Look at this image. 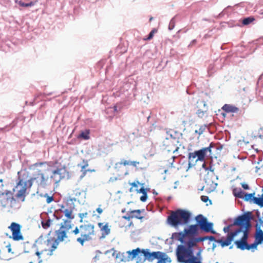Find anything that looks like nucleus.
<instances>
[{"mask_svg":"<svg viewBox=\"0 0 263 263\" xmlns=\"http://www.w3.org/2000/svg\"><path fill=\"white\" fill-rule=\"evenodd\" d=\"M203 241L202 237L196 236L188 238V240L184 245H179L176 250L177 260L181 263L193 259L194 257V247H197V243Z\"/></svg>","mask_w":263,"mask_h":263,"instance_id":"f257e3e1","label":"nucleus"},{"mask_svg":"<svg viewBox=\"0 0 263 263\" xmlns=\"http://www.w3.org/2000/svg\"><path fill=\"white\" fill-rule=\"evenodd\" d=\"M192 213L184 209H177L167 216L168 224L172 227L178 228L179 226L187 224L191 220Z\"/></svg>","mask_w":263,"mask_h":263,"instance_id":"f03ea898","label":"nucleus"},{"mask_svg":"<svg viewBox=\"0 0 263 263\" xmlns=\"http://www.w3.org/2000/svg\"><path fill=\"white\" fill-rule=\"evenodd\" d=\"M195 220L196 224L199 230L205 233H211L216 234V232L213 230V223L208 221L206 217L202 214L197 215Z\"/></svg>","mask_w":263,"mask_h":263,"instance_id":"7ed1b4c3","label":"nucleus"},{"mask_svg":"<svg viewBox=\"0 0 263 263\" xmlns=\"http://www.w3.org/2000/svg\"><path fill=\"white\" fill-rule=\"evenodd\" d=\"M48 178V176L45 175L40 170H38L36 173L32 176V179H34L39 188H46Z\"/></svg>","mask_w":263,"mask_h":263,"instance_id":"20e7f679","label":"nucleus"},{"mask_svg":"<svg viewBox=\"0 0 263 263\" xmlns=\"http://www.w3.org/2000/svg\"><path fill=\"white\" fill-rule=\"evenodd\" d=\"M21 226L16 222H12L8 228L11 230L12 233V238L14 241H19L23 240L24 237L21 233Z\"/></svg>","mask_w":263,"mask_h":263,"instance_id":"39448f33","label":"nucleus"},{"mask_svg":"<svg viewBox=\"0 0 263 263\" xmlns=\"http://www.w3.org/2000/svg\"><path fill=\"white\" fill-rule=\"evenodd\" d=\"M20 175V172H18V175ZM16 187L20 188L15 195L17 199H20L22 201H24L26 197V192L27 190V182L20 178L18 176V182L17 183Z\"/></svg>","mask_w":263,"mask_h":263,"instance_id":"423d86ee","label":"nucleus"},{"mask_svg":"<svg viewBox=\"0 0 263 263\" xmlns=\"http://www.w3.org/2000/svg\"><path fill=\"white\" fill-rule=\"evenodd\" d=\"M166 136L165 140L163 141L164 145L167 144V141L171 139L174 142L179 143L180 139H182V134L178 131L172 129L166 130Z\"/></svg>","mask_w":263,"mask_h":263,"instance_id":"0eeeda50","label":"nucleus"},{"mask_svg":"<svg viewBox=\"0 0 263 263\" xmlns=\"http://www.w3.org/2000/svg\"><path fill=\"white\" fill-rule=\"evenodd\" d=\"M253 219V216L252 212L248 211L237 217L234 219L233 224L234 226H239L242 223L251 221Z\"/></svg>","mask_w":263,"mask_h":263,"instance_id":"6e6552de","label":"nucleus"},{"mask_svg":"<svg viewBox=\"0 0 263 263\" xmlns=\"http://www.w3.org/2000/svg\"><path fill=\"white\" fill-rule=\"evenodd\" d=\"M142 253L144 256L143 261H144L146 259L149 261H152L154 259L159 257V255L164 254V253L160 251L150 252L148 249H142Z\"/></svg>","mask_w":263,"mask_h":263,"instance_id":"1a4fd4ad","label":"nucleus"},{"mask_svg":"<svg viewBox=\"0 0 263 263\" xmlns=\"http://www.w3.org/2000/svg\"><path fill=\"white\" fill-rule=\"evenodd\" d=\"M199 229L196 224L190 225L187 228L183 230L185 237L188 238L196 236L199 234Z\"/></svg>","mask_w":263,"mask_h":263,"instance_id":"9d476101","label":"nucleus"},{"mask_svg":"<svg viewBox=\"0 0 263 263\" xmlns=\"http://www.w3.org/2000/svg\"><path fill=\"white\" fill-rule=\"evenodd\" d=\"M136 89V82L132 80L127 81L123 83L121 87L120 91L122 93L130 91L134 94V91Z\"/></svg>","mask_w":263,"mask_h":263,"instance_id":"9b49d317","label":"nucleus"},{"mask_svg":"<svg viewBox=\"0 0 263 263\" xmlns=\"http://www.w3.org/2000/svg\"><path fill=\"white\" fill-rule=\"evenodd\" d=\"M65 170L64 169L57 168L52 171V175L50 178L53 179L56 183H59L61 180L65 177Z\"/></svg>","mask_w":263,"mask_h":263,"instance_id":"f8f14e48","label":"nucleus"},{"mask_svg":"<svg viewBox=\"0 0 263 263\" xmlns=\"http://www.w3.org/2000/svg\"><path fill=\"white\" fill-rule=\"evenodd\" d=\"M3 199L6 200V201H10L12 202V201H15V199L14 198L12 195V193L10 191H6L4 192H2L0 191V200L3 203Z\"/></svg>","mask_w":263,"mask_h":263,"instance_id":"ddd939ff","label":"nucleus"},{"mask_svg":"<svg viewBox=\"0 0 263 263\" xmlns=\"http://www.w3.org/2000/svg\"><path fill=\"white\" fill-rule=\"evenodd\" d=\"M185 238V236L184 235V231L173 233L171 237L172 239H176L179 241L181 242L180 245H184L185 244V243H186Z\"/></svg>","mask_w":263,"mask_h":263,"instance_id":"4468645a","label":"nucleus"},{"mask_svg":"<svg viewBox=\"0 0 263 263\" xmlns=\"http://www.w3.org/2000/svg\"><path fill=\"white\" fill-rule=\"evenodd\" d=\"M74 209V204L73 202H71L70 204V206L69 207V209H65V210L63 211L61 210L62 212H63L65 214V216L69 219H74V217L73 215H72V213L73 211V210Z\"/></svg>","mask_w":263,"mask_h":263,"instance_id":"2eb2a0df","label":"nucleus"},{"mask_svg":"<svg viewBox=\"0 0 263 263\" xmlns=\"http://www.w3.org/2000/svg\"><path fill=\"white\" fill-rule=\"evenodd\" d=\"M235 245L238 249L241 250H245L248 247V242L247 240L240 239L235 241Z\"/></svg>","mask_w":263,"mask_h":263,"instance_id":"dca6fc26","label":"nucleus"},{"mask_svg":"<svg viewBox=\"0 0 263 263\" xmlns=\"http://www.w3.org/2000/svg\"><path fill=\"white\" fill-rule=\"evenodd\" d=\"M102 223H99V227L101 228V230L102 231V236L100 238H104L106 235L109 234L110 232V229L108 228V223H106L104 226L101 227Z\"/></svg>","mask_w":263,"mask_h":263,"instance_id":"f3484780","label":"nucleus"},{"mask_svg":"<svg viewBox=\"0 0 263 263\" xmlns=\"http://www.w3.org/2000/svg\"><path fill=\"white\" fill-rule=\"evenodd\" d=\"M222 109L225 111L226 112L229 113V112H237L238 111V108L234 106H233L232 105L224 104L223 107H222Z\"/></svg>","mask_w":263,"mask_h":263,"instance_id":"a211bd4d","label":"nucleus"},{"mask_svg":"<svg viewBox=\"0 0 263 263\" xmlns=\"http://www.w3.org/2000/svg\"><path fill=\"white\" fill-rule=\"evenodd\" d=\"M81 229H83L85 234H94V226L92 224H88L85 225H81L80 227Z\"/></svg>","mask_w":263,"mask_h":263,"instance_id":"6ab92c4d","label":"nucleus"},{"mask_svg":"<svg viewBox=\"0 0 263 263\" xmlns=\"http://www.w3.org/2000/svg\"><path fill=\"white\" fill-rule=\"evenodd\" d=\"M141 252L142 253V250L140 248H137L135 249H133L132 251H128L127 253L129 255L128 257L129 258L130 256L132 255L131 259H133L134 258L137 257L139 255V254Z\"/></svg>","mask_w":263,"mask_h":263,"instance_id":"aec40b11","label":"nucleus"},{"mask_svg":"<svg viewBox=\"0 0 263 263\" xmlns=\"http://www.w3.org/2000/svg\"><path fill=\"white\" fill-rule=\"evenodd\" d=\"M195 153L197 155V159L196 160V162L198 161H204L205 159V157L206 156L205 153H204V151L202 148L195 151Z\"/></svg>","mask_w":263,"mask_h":263,"instance_id":"412c9836","label":"nucleus"},{"mask_svg":"<svg viewBox=\"0 0 263 263\" xmlns=\"http://www.w3.org/2000/svg\"><path fill=\"white\" fill-rule=\"evenodd\" d=\"M56 233L58 235L57 240L60 241H62L65 238H66L67 233L66 230H61L59 229L56 231Z\"/></svg>","mask_w":263,"mask_h":263,"instance_id":"4be33fe9","label":"nucleus"},{"mask_svg":"<svg viewBox=\"0 0 263 263\" xmlns=\"http://www.w3.org/2000/svg\"><path fill=\"white\" fill-rule=\"evenodd\" d=\"M241 232V228H237L234 231L231 232L228 234L227 238L232 241L235 236Z\"/></svg>","mask_w":263,"mask_h":263,"instance_id":"5701e85b","label":"nucleus"},{"mask_svg":"<svg viewBox=\"0 0 263 263\" xmlns=\"http://www.w3.org/2000/svg\"><path fill=\"white\" fill-rule=\"evenodd\" d=\"M197 157V155L195 153V151L194 153H190L189 154V164H188V168L187 171L190 169L191 167L195 165V164H192V161L196 158Z\"/></svg>","mask_w":263,"mask_h":263,"instance_id":"b1692460","label":"nucleus"},{"mask_svg":"<svg viewBox=\"0 0 263 263\" xmlns=\"http://www.w3.org/2000/svg\"><path fill=\"white\" fill-rule=\"evenodd\" d=\"M233 193L235 197L242 199L245 192L242 191L241 189L235 188L233 190Z\"/></svg>","mask_w":263,"mask_h":263,"instance_id":"393cba45","label":"nucleus"},{"mask_svg":"<svg viewBox=\"0 0 263 263\" xmlns=\"http://www.w3.org/2000/svg\"><path fill=\"white\" fill-rule=\"evenodd\" d=\"M159 257L156 259H158L157 263H166V260L169 259V261L171 262V260L164 253V254L159 255Z\"/></svg>","mask_w":263,"mask_h":263,"instance_id":"a878e982","label":"nucleus"},{"mask_svg":"<svg viewBox=\"0 0 263 263\" xmlns=\"http://www.w3.org/2000/svg\"><path fill=\"white\" fill-rule=\"evenodd\" d=\"M71 228V221L64 220V223L61 224L60 229H65L66 231H68Z\"/></svg>","mask_w":263,"mask_h":263,"instance_id":"bb28decb","label":"nucleus"},{"mask_svg":"<svg viewBox=\"0 0 263 263\" xmlns=\"http://www.w3.org/2000/svg\"><path fill=\"white\" fill-rule=\"evenodd\" d=\"M237 226L239 227L238 228L241 229V231H243V229L245 230H249V231H250V229L252 227V224L251 221H248L242 223L241 224Z\"/></svg>","mask_w":263,"mask_h":263,"instance_id":"cd10ccee","label":"nucleus"},{"mask_svg":"<svg viewBox=\"0 0 263 263\" xmlns=\"http://www.w3.org/2000/svg\"><path fill=\"white\" fill-rule=\"evenodd\" d=\"M254 238L260 245L263 242V231L260 233H255Z\"/></svg>","mask_w":263,"mask_h":263,"instance_id":"c85d7f7f","label":"nucleus"},{"mask_svg":"<svg viewBox=\"0 0 263 263\" xmlns=\"http://www.w3.org/2000/svg\"><path fill=\"white\" fill-rule=\"evenodd\" d=\"M78 166H81L82 171L83 172V176L85 175L87 170H84L86 167L88 166V161L87 160H83L82 163L80 164Z\"/></svg>","mask_w":263,"mask_h":263,"instance_id":"c756f323","label":"nucleus"},{"mask_svg":"<svg viewBox=\"0 0 263 263\" xmlns=\"http://www.w3.org/2000/svg\"><path fill=\"white\" fill-rule=\"evenodd\" d=\"M134 217L138 219H142L143 218V216H139L138 215H130L128 213H127L125 215L123 216V218L128 221L130 220V218H133Z\"/></svg>","mask_w":263,"mask_h":263,"instance_id":"7c9ffc66","label":"nucleus"},{"mask_svg":"<svg viewBox=\"0 0 263 263\" xmlns=\"http://www.w3.org/2000/svg\"><path fill=\"white\" fill-rule=\"evenodd\" d=\"M217 242L220 243L222 247H224L225 246H229L231 243L232 241L227 238L224 240L222 239H218V241H217Z\"/></svg>","mask_w":263,"mask_h":263,"instance_id":"2f4dec72","label":"nucleus"},{"mask_svg":"<svg viewBox=\"0 0 263 263\" xmlns=\"http://www.w3.org/2000/svg\"><path fill=\"white\" fill-rule=\"evenodd\" d=\"M130 161H127V160L122 159V160H121V161L120 162H117L115 163V169H117L118 166H120L121 165H124L125 166L130 165Z\"/></svg>","mask_w":263,"mask_h":263,"instance_id":"473e14b6","label":"nucleus"},{"mask_svg":"<svg viewBox=\"0 0 263 263\" xmlns=\"http://www.w3.org/2000/svg\"><path fill=\"white\" fill-rule=\"evenodd\" d=\"M254 18L252 16L245 17L242 20V23L243 25H248L254 21Z\"/></svg>","mask_w":263,"mask_h":263,"instance_id":"72a5a7b5","label":"nucleus"},{"mask_svg":"<svg viewBox=\"0 0 263 263\" xmlns=\"http://www.w3.org/2000/svg\"><path fill=\"white\" fill-rule=\"evenodd\" d=\"M215 146V144L213 142H211L209 146L206 147H203L202 148L203 150L204 151V153L206 155V153L208 152L209 153V155H211L212 154V149L211 148L214 147Z\"/></svg>","mask_w":263,"mask_h":263,"instance_id":"f704fd0d","label":"nucleus"},{"mask_svg":"<svg viewBox=\"0 0 263 263\" xmlns=\"http://www.w3.org/2000/svg\"><path fill=\"white\" fill-rule=\"evenodd\" d=\"M253 193H248L245 192V194H243L242 199H243L246 201H250L251 202V198L253 197Z\"/></svg>","mask_w":263,"mask_h":263,"instance_id":"c9c22d12","label":"nucleus"},{"mask_svg":"<svg viewBox=\"0 0 263 263\" xmlns=\"http://www.w3.org/2000/svg\"><path fill=\"white\" fill-rule=\"evenodd\" d=\"M258 245H260V244L257 241V240H256L255 239L253 243H252L251 244L248 243V247L246 249V250H249L250 249H257V246Z\"/></svg>","mask_w":263,"mask_h":263,"instance_id":"e433bc0d","label":"nucleus"},{"mask_svg":"<svg viewBox=\"0 0 263 263\" xmlns=\"http://www.w3.org/2000/svg\"><path fill=\"white\" fill-rule=\"evenodd\" d=\"M255 193H253V197L251 198V202L253 203L256 204L260 207V203L259 199V195H258V197H256L254 196Z\"/></svg>","mask_w":263,"mask_h":263,"instance_id":"4c0bfd02","label":"nucleus"},{"mask_svg":"<svg viewBox=\"0 0 263 263\" xmlns=\"http://www.w3.org/2000/svg\"><path fill=\"white\" fill-rule=\"evenodd\" d=\"M89 134V132L88 130H86V132H82L79 135V137L82 138L84 139V140H88L90 138Z\"/></svg>","mask_w":263,"mask_h":263,"instance_id":"58836bf2","label":"nucleus"},{"mask_svg":"<svg viewBox=\"0 0 263 263\" xmlns=\"http://www.w3.org/2000/svg\"><path fill=\"white\" fill-rule=\"evenodd\" d=\"M176 17H177V15L175 16L171 20L169 25H168V29L170 30H172L175 27V18Z\"/></svg>","mask_w":263,"mask_h":263,"instance_id":"ea45409f","label":"nucleus"},{"mask_svg":"<svg viewBox=\"0 0 263 263\" xmlns=\"http://www.w3.org/2000/svg\"><path fill=\"white\" fill-rule=\"evenodd\" d=\"M51 223V220L50 219H48L46 221H42L41 222L42 226L44 229H47L48 228Z\"/></svg>","mask_w":263,"mask_h":263,"instance_id":"a19ab883","label":"nucleus"},{"mask_svg":"<svg viewBox=\"0 0 263 263\" xmlns=\"http://www.w3.org/2000/svg\"><path fill=\"white\" fill-rule=\"evenodd\" d=\"M241 232H243V235L240 239L248 241L250 231H249V230H245L243 229V231H242Z\"/></svg>","mask_w":263,"mask_h":263,"instance_id":"79ce46f5","label":"nucleus"},{"mask_svg":"<svg viewBox=\"0 0 263 263\" xmlns=\"http://www.w3.org/2000/svg\"><path fill=\"white\" fill-rule=\"evenodd\" d=\"M206 112V110H202L200 109H199L196 111V114L197 115L198 117L200 118H202L205 112Z\"/></svg>","mask_w":263,"mask_h":263,"instance_id":"37998d69","label":"nucleus"},{"mask_svg":"<svg viewBox=\"0 0 263 263\" xmlns=\"http://www.w3.org/2000/svg\"><path fill=\"white\" fill-rule=\"evenodd\" d=\"M19 5L21 6H22V7H31V6H32L34 5V3L32 2H31L30 3H25L22 1H20L19 2Z\"/></svg>","mask_w":263,"mask_h":263,"instance_id":"c03bdc74","label":"nucleus"},{"mask_svg":"<svg viewBox=\"0 0 263 263\" xmlns=\"http://www.w3.org/2000/svg\"><path fill=\"white\" fill-rule=\"evenodd\" d=\"M203 241L205 240H209L210 241H215L217 242L218 240H216L215 237L213 236H206L202 237Z\"/></svg>","mask_w":263,"mask_h":263,"instance_id":"a18cd8bd","label":"nucleus"},{"mask_svg":"<svg viewBox=\"0 0 263 263\" xmlns=\"http://www.w3.org/2000/svg\"><path fill=\"white\" fill-rule=\"evenodd\" d=\"M116 258H120L121 261H125L126 260L124 259V253L121 252H118L116 253Z\"/></svg>","mask_w":263,"mask_h":263,"instance_id":"49530a36","label":"nucleus"},{"mask_svg":"<svg viewBox=\"0 0 263 263\" xmlns=\"http://www.w3.org/2000/svg\"><path fill=\"white\" fill-rule=\"evenodd\" d=\"M261 226H262V224H260V223H258L257 222H256L255 224L256 231L255 233H260L261 232L263 231L261 229Z\"/></svg>","mask_w":263,"mask_h":263,"instance_id":"de8ad7c7","label":"nucleus"},{"mask_svg":"<svg viewBox=\"0 0 263 263\" xmlns=\"http://www.w3.org/2000/svg\"><path fill=\"white\" fill-rule=\"evenodd\" d=\"M181 263H202V261L200 259H198L197 258L187 261L182 262Z\"/></svg>","mask_w":263,"mask_h":263,"instance_id":"09e8293b","label":"nucleus"},{"mask_svg":"<svg viewBox=\"0 0 263 263\" xmlns=\"http://www.w3.org/2000/svg\"><path fill=\"white\" fill-rule=\"evenodd\" d=\"M205 128L206 125L201 126L198 130H196L195 131V133H198L199 135H201L204 132Z\"/></svg>","mask_w":263,"mask_h":263,"instance_id":"8fccbe9b","label":"nucleus"},{"mask_svg":"<svg viewBox=\"0 0 263 263\" xmlns=\"http://www.w3.org/2000/svg\"><path fill=\"white\" fill-rule=\"evenodd\" d=\"M44 197L47 198L46 202H47V203H51L54 200L53 197V196H48L47 193L45 194Z\"/></svg>","mask_w":263,"mask_h":263,"instance_id":"3c124183","label":"nucleus"},{"mask_svg":"<svg viewBox=\"0 0 263 263\" xmlns=\"http://www.w3.org/2000/svg\"><path fill=\"white\" fill-rule=\"evenodd\" d=\"M91 235V234H89L87 233V234H82L81 236L83 238L84 240L85 241H87V240H89L91 239V238L90 236V235Z\"/></svg>","mask_w":263,"mask_h":263,"instance_id":"603ef678","label":"nucleus"},{"mask_svg":"<svg viewBox=\"0 0 263 263\" xmlns=\"http://www.w3.org/2000/svg\"><path fill=\"white\" fill-rule=\"evenodd\" d=\"M201 200L203 202H206L208 201H209L210 202V204H212V201L211 200L209 199V197L208 196H201Z\"/></svg>","mask_w":263,"mask_h":263,"instance_id":"864d4df0","label":"nucleus"},{"mask_svg":"<svg viewBox=\"0 0 263 263\" xmlns=\"http://www.w3.org/2000/svg\"><path fill=\"white\" fill-rule=\"evenodd\" d=\"M59 244V242L58 240H55L54 242L52 243L51 249V252H52L57 248Z\"/></svg>","mask_w":263,"mask_h":263,"instance_id":"5fc2aeb1","label":"nucleus"},{"mask_svg":"<svg viewBox=\"0 0 263 263\" xmlns=\"http://www.w3.org/2000/svg\"><path fill=\"white\" fill-rule=\"evenodd\" d=\"M157 31V30L154 29L152 30L148 35L147 40H151L154 36V33Z\"/></svg>","mask_w":263,"mask_h":263,"instance_id":"6e6d98bb","label":"nucleus"},{"mask_svg":"<svg viewBox=\"0 0 263 263\" xmlns=\"http://www.w3.org/2000/svg\"><path fill=\"white\" fill-rule=\"evenodd\" d=\"M232 226H235L233 224V223L232 224H229L227 227H224V228L223 229V232L224 233H228L229 232V231H230V228L232 227Z\"/></svg>","mask_w":263,"mask_h":263,"instance_id":"4d7b16f0","label":"nucleus"},{"mask_svg":"<svg viewBox=\"0 0 263 263\" xmlns=\"http://www.w3.org/2000/svg\"><path fill=\"white\" fill-rule=\"evenodd\" d=\"M136 190L138 193H142V194L147 193V189H145L143 186H142L139 190L137 189H136Z\"/></svg>","mask_w":263,"mask_h":263,"instance_id":"13d9d810","label":"nucleus"},{"mask_svg":"<svg viewBox=\"0 0 263 263\" xmlns=\"http://www.w3.org/2000/svg\"><path fill=\"white\" fill-rule=\"evenodd\" d=\"M147 199V193H145L144 194H143L141 197H140V200L142 201V202H145L146 201Z\"/></svg>","mask_w":263,"mask_h":263,"instance_id":"bf43d9fd","label":"nucleus"},{"mask_svg":"<svg viewBox=\"0 0 263 263\" xmlns=\"http://www.w3.org/2000/svg\"><path fill=\"white\" fill-rule=\"evenodd\" d=\"M201 251H202V250L201 249V248H200L199 249L198 252L196 254V256L194 255L195 257H197V258L198 259H200V261H201V259H202L201 256Z\"/></svg>","mask_w":263,"mask_h":263,"instance_id":"052dcab7","label":"nucleus"},{"mask_svg":"<svg viewBox=\"0 0 263 263\" xmlns=\"http://www.w3.org/2000/svg\"><path fill=\"white\" fill-rule=\"evenodd\" d=\"M141 213V211L140 210H135L130 212V213L132 214V215H138L139 216H140Z\"/></svg>","mask_w":263,"mask_h":263,"instance_id":"680f3d73","label":"nucleus"},{"mask_svg":"<svg viewBox=\"0 0 263 263\" xmlns=\"http://www.w3.org/2000/svg\"><path fill=\"white\" fill-rule=\"evenodd\" d=\"M255 211L256 215L257 217L258 218V220L259 222H260V219H262L260 217V212L258 211V210H256Z\"/></svg>","mask_w":263,"mask_h":263,"instance_id":"e2e57ef3","label":"nucleus"},{"mask_svg":"<svg viewBox=\"0 0 263 263\" xmlns=\"http://www.w3.org/2000/svg\"><path fill=\"white\" fill-rule=\"evenodd\" d=\"M241 185L242 187L244 190H249V189H250L249 186L245 183H241Z\"/></svg>","mask_w":263,"mask_h":263,"instance_id":"0e129e2a","label":"nucleus"},{"mask_svg":"<svg viewBox=\"0 0 263 263\" xmlns=\"http://www.w3.org/2000/svg\"><path fill=\"white\" fill-rule=\"evenodd\" d=\"M142 255L141 254L140 255H139L137 256V261H136L137 263H143L144 262V261H143V259H142V258L141 257Z\"/></svg>","mask_w":263,"mask_h":263,"instance_id":"69168bd1","label":"nucleus"},{"mask_svg":"<svg viewBox=\"0 0 263 263\" xmlns=\"http://www.w3.org/2000/svg\"><path fill=\"white\" fill-rule=\"evenodd\" d=\"M77 241L78 242H79L82 246L84 245V243L85 241H84L83 237L82 238H81V237L78 238L77 239Z\"/></svg>","mask_w":263,"mask_h":263,"instance_id":"338daca9","label":"nucleus"},{"mask_svg":"<svg viewBox=\"0 0 263 263\" xmlns=\"http://www.w3.org/2000/svg\"><path fill=\"white\" fill-rule=\"evenodd\" d=\"M260 203V208L263 207V194L259 196Z\"/></svg>","mask_w":263,"mask_h":263,"instance_id":"774afa93","label":"nucleus"}]
</instances>
